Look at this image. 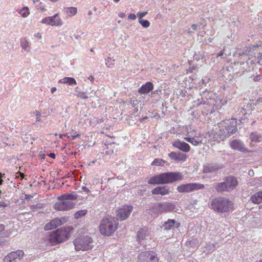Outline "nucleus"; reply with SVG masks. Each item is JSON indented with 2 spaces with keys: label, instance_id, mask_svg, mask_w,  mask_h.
<instances>
[{
  "label": "nucleus",
  "instance_id": "20",
  "mask_svg": "<svg viewBox=\"0 0 262 262\" xmlns=\"http://www.w3.org/2000/svg\"><path fill=\"white\" fill-rule=\"evenodd\" d=\"M170 187L168 186H158L152 190L151 193L153 194H160L164 195L167 194L169 192Z\"/></svg>",
  "mask_w": 262,
  "mask_h": 262
},
{
  "label": "nucleus",
  "instance_id": "45",
  "mask_svg": "<svg viewBox=\"0 0 262 262\" xmlns=\"http://www.w3.org/2000/svg\"><path fill=\"white\" fill-rule=\"evenodd\" d=\"M5 230V226L3 224H0V233Z\"/></svg>",
  "mask_w": 262,
  "mask_h": 262
},
{
  "label": "nucleus",
  "instance_id": "30",
  "mask_svg": "<svg viewBox=\"0 0 262 262\" xmlns=\"http://www.w3.org/2000/svg\"><path fill=\"white\" fill-rule=\"evenodd\" d=\"M165 163L166 161L162 159L156 158L151 163V165L164 166Z\"/></svg>",
  "mask_w": 262,
  "mask_h": 262
},
{
  "label": "nucleus",
  "instance_id": "57",
  "mask_svg": "<svg viewBox=\"0 0 262 262\" xmlns=\"http://www.w3.org/2000/svg\"><path fill=\"white\" fill-rule=\"evenodd\" d=\"M36 122H39V121H40V117H37L36 118Z\"/></svg>",
  "mask_w": 262,
  "mask_h": 262
},
{
  "label": "nucleus",
  "instance_id": "46",
  "mask_svg": "<svg viewBox=\"0 0 262 262\" xmlns=\"http://www.w3.org/2000/svg\"><path fill=\"white\" fill-rule=\"evenodd\" d=\"M48 156H49L50 157H51V158H53V159H55V157H56L55 154L54 153H53V152L50 153V154L48 155Z\"/></svg>",
  "mask_w": 262,
  "mask_h": 262
},
{
  "label": "nucleus",
  "instance_id": "35",
  "mask_svg": "<svg viewBox=\"0 0 262 262\" xmlns=\"http://www.w3.org/2000/svg\"><path fill=\"white\" fill-rule=\"evenodd\" d=\"M115 60L110 57L105 59V64L108 68H110L112 65L114 64Z\"/></svg>",
  "mask_w": 262,
  "mask_h": 262
},
{
  "label": "nucleus",
  "instance_id": "60",
  "mask_svg": "<svg viewBox=\"0 0 262 262\" xmlns=\"http://www.w3.org/2000/svg\"><path fill=\"white\" fill-rule=\"evenodd\" d=\"M94 11H96V10H97V8H96V7H94Z\"/></svg>",
  "mask_w": 262,
  "mask_h": 262
},
{
  "label": "nucleus",
  "instance_id": "50",
  "mask_svg": "<svg viewBox=\"0 0 262 262\" xmlns=\"http://www.w3.org/2000/svg\"><path fill=\"white\" fill-rule=\"evenodd\" d=\"M3 180L2 179V173L0 172V185L3 184ZM2 193V191L0 190V194Z\"/></svg>",
  "mask_w": 262,
  "mask_h": 262
},
{
  "label": "nucleus",
  "instance_id": "8",
  "mask_svg": "<svg viewBox=\"0 0 262 262\" xmlns=\"http://www.w3.org/2000/svg\"><path fill=\"white\" fill-rule=\"evenodd\" d=\"M204 188L203 184L199 183H188L178 186L177 190L179 192H189L194 190L202 189Z\"/></svg>",
  "mask_w": 262,
  "mask_h": 262
},
{
  "label": "nucleus",
  "instance_id": "12",
  "mask_svg": "<svg viewBox=\"0 0 262 262\" xmlns=\"http://www.w3.org/2000/svg\"><path fill=\"white\" fill-rule=\"evenodd\" d=\"M41 23L52 26H61L63 24L62 21L60 18L58 13L53 16L45 17L42 19Z\"/></svg>",
  "mask_w": 262,
  "mask_h": 262
},
{
  "label": "nucleus",
  "instance_id": "59",
  "mask_svg": "<svg viewBox=\"0 0 262 262\" xmlns=\"http://www.w3.org/2000/svg\"><path fill=\"white\" fill-rule=\"evenodd\" d=\"M119 1H120V0H114V2L115 3H118Z\"/></svg>",
  "mask_w": 262,
  "mask_h": 262
},
{
  "label": "nucleus",
  "instance_id": "25",
  "mask_svg": "<svg viewBox=\"0 0 262 262\" xmlns=\"http://www.w3.org/2000/svg\"><path fill=\"white\" fill-rule=\"evenodd\" d=\"M250 200L254 203L259 204L262 202V191H259L250 198Z\"/></svg>",
  "mask_w": 262,
  "mask_h": 262
},
{
  "label": "nucleus",
  "instance_id": "48",
  "mask_svg": "<svg viewBox=\"0 0 262 262\" xmlns=\"http://www.w3.org/2000/svg\"><path fill=\"white\" fill-rule=\"evenodd\" d=\"M72 140H74L76 138L78 137L79 136V134H76L75 135H72Z\"/></svg>",
  "mask_w": 262,
  "mask_h": 262
},
{
  "label": "nucleus",
  "instance_id": "26",
  "mask_svg": "<svg viewBox=\"0 0 262 262\" xmlns=\"http://www.w3.org/2000/svg\"><path fill=\"white\" fill-rule=\"evenodd\" d=\"M250 139L251 141L258 143L262 141V137L260 134L257 132H252L250 135Z\"/></svg>",
  "mask_w": 262,
  "mask_h": 262
},
{
  "label": "nucleus",
  "instance_id": "61",
  "mask_svg": "<svg viewBox=\"0 0 262 262\" xmlns=\"http://www.w3.org/2000/svg\"><path fill=\"white\" fill-rule=\"evenodd\" d=\"M147 119V117H144V118H143V120H144V119Z\"/></svg>",
  "mask_w": 262,
  "mask_h": 262
},
{
  "label": "nucleus",
  "instance_id": "33",
  "mask_svg": "<svg viewBox=\"0 0 262 262\" xmlns=\"http://www.w3.org/2000/svg\"><path fill=\"white\" fill-rule=\"evenodd\" d=\"M139 23L144 28H148L150 25V23L147 20L141 18L139 19Z\"/></svg>",
  "mask_w": 262,
  "mask_h": 262
},
{
  "label": "nucleus",
  "instance_id": "19",
  "mask_svg": "<svg viewBox=\"0 0 262 262\" xmlns=\"http://www.w3.org/2000/svg\"><path fill=\"white\" fill-rule=\"evenodd\" d=\"M230 147L232 149L237 150L242 152H246L247 151L245 147L244 144L240 140H233L230 142Z\"/></svg>",
  "mask_w": 262,
  "mask_h": 262
},
{
  "label": "nucleus",
  "instance_id": "10",
  "mask_svg": "<svg viewBox=\"0 0 262 262\" xmlns=\"http://www.w3.org/2000/svg\"><path fill=\"white\" fill-rule=\"evenodd\" d=\"M133 211V206H123L116 211V219L117 220L124 221L127 219Z\"/></svg>",
  "mask_w": 262,
  "mask_h": 262
},
{
  "label": "nucleus",
  "instance_id": "44",
  "mask_svg": "<svg viewBox=\"0 0 262 262\" xmlns=\"http://www.w3.org/2000/svg\"><path fill=\"white\" fill-rule=\"evenodd\" d=\"M18 174H19V176H18V177H20V179L22 180L25 177V175L24 173L20 172H18Z\"/></svg>",
  "mask_w": 262,
  "mask_h": 262
},
{
  "label": "nucleus",
  "instance_id": "58",
  "mask_svg": "<svg viewBox=\"0 0 262 262\" xmlns=\"http://www.w3.org/2000/svg\"><path fill=\"white\" fill-rule=\"evenodd\" d=\"M92 11H91V10H90V11H89L88 12V15H92Z\"/></svg>",
  "mask_w": 262,
  "mask_h": 262
},
{
  "label": "nucleus",
  "instance_id": "31",
  "mask_svg": "<svg viewBox=\"0 0 262 262\" xmlns=\"http://www.w3.org/2000/svg\"><path fill=\"white\" fill-rule=\"evenodd\" d=\"M86 212L87 211L86 210H81L78 211L74 214V217L76 219H80V217L85 215Z\"/></svg>",
  "mask_w": 262,
  "mask_h": 262
},
{
  "label": "nucleus",
  "instance_id": "9",
  "mask_svg": "<svg viewBox=\"0 0 262 262\" xmlns=\"http://www.w3.org/2000/svg\"><path fill=\"white\" fill-rule=\"evenodd\" d=\"M139 262H158L159 259L157 254L152 251H145L140 253L138 255Z\"/></svg>",
  "mask_w": 262,
  "mask_h": 262
},
{
  "label": "nucleus",
  "instance_id": "32",
  "mask_svg": "<svg viewBox=\"0 0 262 262\" xmlns=\"http://www.w3.org/2000/svg\"><path fill=\"white\" fill-rule=\"evenodd\" d=\"M20 45L23 49L27 51H29V50H28V48L29 47V42L27 40H26V39L21 40L20 41Z\"/></svg>",
  "mask_w": 262,
  "mask_h": 262
},
{
  "label": "nucleus",
  "instance_id": "22",
  "mask_svg": "<svg viewBox=\"0 0 262 262\" xmlns=\"http://www.w3.org/2000/svg\"><path fill=\"white\" fill-rule=\"evenodd\" d=\"M180 223L176 222L174 220L169 219L163 224V227L165 230H170L174 228H177L179 227Z\"/></svg>",
  "mask_w": 262,
  "mask_h": 262
},
{
  "label": "nucleus",
  "instance_id": "11",
  "mask_svg": "<svg viewBox=\"0 0 262 262\" xmlns=\"http://www.w3.org/2000/svg\"><path fill=\"white\" fill-rule=\"evenodd\" d=\"M22 250L12 251L6 255L3 259L4 262H20L24 256Z\"/></svg>",
  "mask_w": 262,
  "mask_h": 262
},
{
  "label": "nucleus",
  "instance_id": "42",
  "mask_svg": "<svg viewBox=\"0 0 262 262\" xmlns=\"http://www.w3.org/2000/svg\"><path fill=\"white\" fill-rule=\"evenodd\" d=\"M262 78V76L260 75H257L256 76H255L253 80L254 81H258L259 80H260Z\"/></svg>",
  "mask_w": 262,
  "mask_h": 262
},
{
  "label": "nucleus",
  "instance_id": "53",
  "mask_svg": "<svg viewBox=\"0 0 262 262\" xmlns=\"http://www.w3.org/2000/svg\"><path fill=\"white\" fill-rule=\"evenodd\" d=\"M82 189L86 192H89L90 191V190L85 186L82 187Z\"/></svg>",
  "mask_w": 262,
  "mask_h": 262
},
{
  "label": "nucleus",
  "instance_id": "41",
  "mask_svg": "<svg viewBox=\"0 0 262 262\" xmlns=\"http://www.w3.org/2000/svg\"><path fill=\"white\" fill-rule=\"evenodd\" d=\"M209 102L207 100H204L202 98V100L198 103V105L200 104H208Z\"/></svg>",
  "mask_w": 262,
  "mask_h": 262
},
{
  "label": "nucleus",
  "instance_id": "3",
  "mask_svg": "<svg viewBox=\"0 0 262 262\" xmlns=\"http://www.w3.org/2000/svg\"><path fill=\"white\" fill-rule=\"evenodd\" d=\"M236 131V127L234 126H230L228 123L224 125V123H221L215 128L214 132L216 136V140L219 141H224L228 137L234 134Z\"/></svg>",
  "mask_w": 262,
  "mask_h": 262
},
{
  "label": "nucleus",
  "instance_id": "2",
  "mask_svg": "<svg viewBox=\"0 0 262 262\" xmlns=\"http://www.w3.org/2000/svg\"><path fill=\"white\" fill-rule=\"evenodd\" d=\"M233 207V203L228 198L223 196L215 198L210 203V208L219 213L229 212Z\"/></svg>",
  "mask_w": 262,
  "mask_h": 262
},
{
  "label": "nucleus",
  "instance_id": "18",
  "mask_svg": "<svg viewBox=\"0 0 262 262\" xmlns=\"http://www.w3.org/2000/svg\"><path fill=\"white\" fill-rule=\"evenodd\" d=\"M172 145L183 152H188L190 151L189 145L184 141L180 140L174 141L172 142Z\"/></svg>",
  "mask_w": 262,
  "mask_h": 262
},
{
  "label": "nucleus",
  "instance_id": "16",
  "mask_svg": "<svg viewBox=\"0 0 262 262\" xmlns=\"http://www.w3.org/2000/svg\"><path fill=\"white\" fill-rule=\"evenodd\" d=\"M168 157L177 162H184L187 158V156L185 154L179 151H172L168 154Z\"/></svg>",
  "mask_w": 262,
  "mask_h": 262
},
{
  "label": "nucleus",
  "instance_id": "7",
  "mask_svg": "<svg viewBox=\"0 0 262 262\" xmlns=\"http://www.w3.org/2000/svg\"><path fill=\"white\" fill-rule=\"evenodd\" d=\"M69 236V234L66 230L58 229L56 231L51 233L48 239L52 244L54 245L63 242L67 239Z\"/></svg>",
  "mask_w": 262,
  "mask_h": 262
},
{
  "label": "nucleus",
  "instance_id": "47",
  "mask_svg": "<svg viewBox=\"0 0 262 262\" xmlns=\"http://www.w3.org/2000/svg\"><path fill=\"white\" fill-rule=\"evenodd\" d=\"M225 51V48H224V49L221 51L217 55V57H220V56H222L223 54H224V52Z\"/></svg>",
  "mask_w": 262,
  "mask_h": 262
},
{
  "label": "nucleus",
  "instance_id": "49",
  "mask_svg": "<svg viewBox=\"0 0 262 262\" xmlns=\"http://www.w3.org/2000/svg\"><path fill=\"white\" fill-rule=\"evenodd\" d=\"M88 79L90 80L91 82H94L95 78L93 76H90L88 77Z\"/></svg>",
  "mask_w": 262,
  "mask_h": 262
},
{
  "label": "nucleus",
  "instance_id": "29",
  "mask_svg": "<svg viewBox=\"0 0 262 262\" xmlns=\"http://www.w3.org/2000/svg\"><path fill=\"white\" fill-rule=\"evenodd\" d=\"M64 11L69 16H72L76 14L77 8L74 7H67L64 8Z\"/></svg>",
  "mask_w": 262,
  "mask_h": 262
},
{
  "label": "nucleus",
  "instance_id": "43",
  "mask_svg": "<svg viewBox=\"0 0 262 262\" xmlns=\"http://www.w3.org/2000/svg\"><path fill=\"white\" fill-rule=\"evenodd\" d=\"M198 27V25L196 24H193L191 26V28L192 30L195 31L197 30V28Z\"/></svg>",
  "mask_w": 262,
  "mask_h": 262
},
{
  "label": "nucleus",
  "instance_id": "17",
  "mask_svg": "<svg viewBox=\"0 0 262 262\" xmlns=\"http://www.w3.org/2000/svg\"><path fill=\"white\" fill-rule=\"evenodd\" d=\"M223 165L217 163H211L204 166L203 172L204 173L214 172L223 168Z\"/></svg>",
  "mask_w": 262,
  "mask_h": 262
},
{
  "label": "nucleus",
  "instance_id": "21",
  "mask_svg": "<svg viewBox=\"0 0 262 262\" xmlns=\"http://www.w3.org/2000/svg\"><path fill=\"white\" fill-rule=\"evenodd\" d=\"M153 89V84L151 82H147L138 89V92L140 94H146L152 90Z\"/></svg>",
  "mask_w": 262,
  "mask_h": 262
},
{
  "label": "nucleus",
  "instance_id": "38",
  "mask_svg": "<svg viewBox=\"0 0 262 262\" xmlns=\"http://www.w3.org/2000/svg\"><path fill=\"white\" fill-rule=\"evenodd\" d=\"M24 9H26V11L25 12H24L23 13H21L22 10H20V13L21 14V16L23 17H27L29 15V12H28V7H25Z\"/></svg>",
  "mask_w": 262,
  "mask_h": 262
},
{
  "label": "nucleus",
  "instance_id": "52",
  "mask_svg": "<svg viewBox=\"0 0 262 262\" xmlns=\"http://www.w3.org/2000/svg\"><path fill=\"white\" fill-rule=\"evenodd\" d=\"M56 88L55 87H53L51 89V92L53 94L56 91Z\"/></svg>",
  "mask_w": 262,
  "mask_h": 262
},
{
  "label": "nucleus",
  "instance_id": "13",
  "mask_svg": "<svg viewBox=\"0 0 262 262\" xmlns=\"http://www.w3.org/2000/svg\"><path fill=\"white\" fill-rule=\"evenodd\" d=\"M75 204L71 201H60L54 204V208L58 211H65L72 209Z\"/></svg>",
  "mask_w": 262,
  "mask_h": 262
},
{
  "label": "nucleus",
  "instance_id": "37",
  "mask_svg": "<svg viewBox=\"0 0 262 262\" xmlns=\"http://www.w3.org/2000/svg\"><path fill=\"white\" fill-rule=\"evenodd\" d=\"M147 14V12H139L137 13V16L139 17V19H142V17L145 16Z\"/></svg>",
  "mask_w": 262,
  "mask_h": 262
},
{
  "label": "nucleus",
  "instance_id": "40",
  "mask_svg": "<svg viewBox=\"0 0 262 262\" xmlns=\"http://www.w3.org/2000/svg\"><path fill=\"white\" fill-rule=\"evenodd\" d=\"M137 18L136 15L134 14H130L128 15V18L131 20H135Z\"/></svg>",
  "mask_w": 262,
  "mask_h": 262
},
{
  "label": "nucleus",
  "instance_id": "62",
  "mask_svg": "<svg viewBox=\"0 0 262 262\" xmlns=\"http://www.w3.org/2000/svg\"><path fill=\"white\" fill-rule=\"evenodd\" d=\"M1 244H2V243H1V242H0V245H1Z\"/></svg>",
  "mask_w": 262,
  "mask_h": 262
},
{
  "label": "nucleus",
  "instance_id": "56",
  "mask_svg": "<svg viewBox=\"0 0 262 262\" xmlns=\"http://www.w3.org/2000/svg\"><path fill=\"white\" fill-rule=\"evenodd\" d=\"M34 113L36 116H39L40 115V113H39L38 111H35V112H34Z\"/></svg>",
  "mask_w": 262,
  "mask_h": 262
},
{
  "label": "nucleus",
  "instance_id": "54",
  "mask_svg": "<svg viewBox=\"0 0 262 262\" xmlns=\"http://www.w3.org/2000/svg\"><path fill=\"white\" fill-rule=\"evenodd\" d=\"M192 138H189V137H187V138H185V139L188 142L190 143L191 142V140H191Z\"/></svg>",
  "mask_w": 262,
  "mask_h": 262
},
{
  "label": "nucleus",
  "instance_id": "23",
  "mask_svg": "<svg viewBox=\"0 0 262 262\" xmlns=\"http://www.w3.org/2000/svg\"><path fill=\"white\" fill-rule=\"evenodd\" d=\"M80 199L78 195L73 193L65 194L58 197V200L60 201H71Z\"/></svg>",
  "mask_w": 262,
  "mask_h": 262
},
{
  "label": "nucleus",
  "instance_id": "34",
  "mask_svg": "<svg viewBox=\"0 0 262 262\" xmlns=\"http://www.w3.org/2000/svg\"><path fill=\"white\" fill-rule=\"evenodd\" d=\"M190 143L194 146L200 145L202 143V140L200 139H195L192 138Z\"/></svg>",
  "mask_w": 262,
  "mask_h": 262
},
{
  "label": "nucleus",
  "instance_id": "4",
  "mask_svg": "<svg viewBox=\"0 0 262 262\" xmlns=\"http://www.w3.org/2000/svg\"><path fill=\"white\" fill-rule=\"evenodd\" d=\"M117 225L118 223L114 218H104L100 225V232L105 236H110L116 230Z\"/></svg>",
  "mask_w": 262,
  "mask_h": 262
},
{
  "label": "nucleus",
  "instance_id": "5",
  "mask_svg": "<svg viewBox=\"0 0 262 262\" xmlns=\"http://www.w3.org/2000/svg\"><path fill=\"white\" fill-rule=\"evenodd\" d=\"M176 206L170 202H161L154 204L149 208L150 211L156 216L165 212L173 211Z\"/></svg>",
  "mask_w": 262,
  "mask_h": 262
},
{
  "label": "nucleus",
  "instance_id": "28",
  "mask_svg": "<svg viewBox=\"0 0 262 262\" xmlns=\"http://www.w3.org/2000/svg\"><path fill=\"white\" fill-rule=\"evenodd\" d=\"M148 235V233L147 229L146 228H143L138 231L137 236L138 239L140 241L145 239Z\"/></svg>",
  "mask_w": 262,
  "mask_h": 262
},
{
  "label": "nucleus",
  "instance_id": "27",
  "mask_svg": "<svg viewBox=\"0 0 262 262\" xmlns=\"http://www.w3.org/2000/svg\"><path fill=\"white\" fill-rule=\"evenodd\" d=\"M60 83L68 84L69 85L76 84V81L74 78L64 77L59 80Z\"/></svg>",
  "mask_w": 262,
  "mask_h": 262
},
{
  "label": "nucleus",
  "instance_id": "24",
  "mask_svg": "<svg viewBox=\"0 0 262 262\" xmlns=\"http://www.w3.org/2000/svg\"><path fill=\"white\" fill-rule=\"evenodd\" d=\"M214 188L218 192H229L225 182L216 183L214 185Z\"/></svg>",
  "mask_w": 262,
  "mask_h": 262
},
{
  "label": "nucleus",
  "instance_id": "1",
  "mask_svg": "<svg viewBox=\"0 0 262 262\" xmlns=\"http://www.w3.org/2000/svg\"><path fill=\"white\" fill-rule=\"evenodd\" d=\"M183 177L180 172H164L150 177L147 182L149 184L152 185L172 183L182 180Z\"/></svg>",
  "mask_w": 262,
  "mask_h": 262
},
{
  "label": "nucleus",
  "instance_id": "39",
  "mask_svg": "<svg viewBox=\"0 0 262 262\" xmlns=\"http://www.w3.org/2000/svg\"><path fill=\"white\" fill-rule=\"evenodd\" d=\"M77 96L78 97H80V98H82V99H88L89 97L88 96H86L84 93H82L81 94H79L78 95H77Z\"/></svg>",
  "mask_w": 262,
  "mask_h": 262
},
{
  "label": "nucleus",
  "instance_id": "14",
  "mask_svg": "<svg viewBox=\"0 0 262 262\" xmlns=\"http://www.w3.org/2000/svg\"><path fill=\"white\" fill-rule=\"evenodd\" d=\"M67 222V219L65 217L56 218L52 220L49 223L47 224L44 229L45 230H50L54 229L62 224H64Z\"/></svg>",
  "mask_w": 262,
  "mask_h": 262
},
{
  "label": "nucleus",
  "instance_id": "51",
  "mask_svg": "<svg viewBox=\"0 0 262 262\" xmlns=\"http://www.w3.org/2000/svg\"><path fill=\"white\" fill-rule=\"evenodd\" d=\"M125 13H123V12H121L119 14V16L121 18H123L125 16Z\"/></svg>",
  "mask_w": 262,
  "mask_h": 262
},
{
  "label": "nucleus",
  "instance_id": "6",
  "mask_svg": "<svg viewBox=\"0 0 262 262\" xmlns=\"http://www.w3.org/2000/svg\"><path fill=\"white\" fill-rule=\"evenodd\" d=\"M93 243L92 238L88 235L81 236L74 241L75 249L77 251L91 250L93 247Z\"/></svg>",
  "mask_w": 262,
  "mask_h": 262
},
{
  "label": "nucleus",
  "instance_id": "55",
  "mask_svg": "<svg viewBox=\"0 0 262 262\" xmlns=\"http://www.w3.org/2000/svg\"><path fill=\"white\" fill-rule=\"evenodd\" d=\"M35 36L36 37H37L38 38H41V34L39 33H37V34H36Z\"/></svg>",
  "mask_w": 262,
  "mask_h": 262
},
{
  "label": "nucleus",
  "instance_id": "36",
  "mask_svg": "<svg viewBox=\"0 0 262 262\" xmlns=\"http://www.w3.org/2000/svg\"><path fill=\"white\" fill-rule=\"evenodd\" d=\"M9 207V203L5 202H0V210H4L6 207Z\"/></svg>",
  "mask_w": 262,
  "mask_h": 262
},
{
  "label": "nucleus",
  "instance_id": "15",
  "mask_svg": "<svg viewBox=\"0 0 262 262\" xmlns=\"http://www.w3.org/2000/svg\"><path fill=\"white\" fill-rule=\"evenodd\" d=\"M224 180L229 192L235 189L238 185V181L234 176H229L226 177Z\"/></svg>",
  "mask_w": 262,
  "mask_h": 262
}]
</instances>
